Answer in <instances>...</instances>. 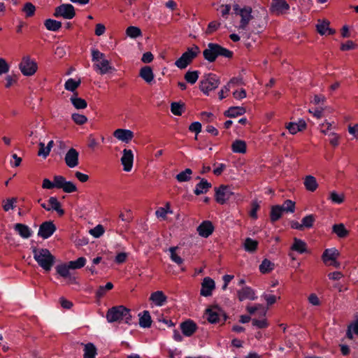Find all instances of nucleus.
<instances>
[{
	"instance_id": "29",
	"label": "nucleus",
	"mask_w": 358,
	"mask_h": 358,
	"mask_svg": "<svg viewBox=\"0 0 358 358\" xmlns=\"http://www.w3.org/2000/svg\"><path fill=\"white\" fill-rule=\"evenodd\" d=\"M139 325L143 328H149L152 325V319L148 310H143L138 314Z\"/></svg>"
},
{
	"instance_id": "33",
	"label": "nucleus",
	"mask_w": 358,
	"mask_h": 358,
	"mask_svg": "<svg viewBox=\"0 0 358 358\" xmlns=\"http://www.w3.org/2000/svg\"><path fill=\"white\" fill-rule=\"evenodd\" d=\"M211 187V184L208 182L206 179H201L194 190V193L196 195H200L206 193L208 189Z\"/></svg>"
},
{
	"instance_id": "43",
	"label": "nucleus",
	"mask_w": 358,
	"mask_h": 358,
	"mask_svg": "<svg viewBox=\"0 0 358 358\" xmlns=\"http://www.w3.org/2000/svg\"><path fill=\"white\" fill-rule=\"evenodd\" d=\"M275 268L273 262L267 259H264L259 265V271L263 273H268L272 271Z\"/></svg>"
},
{
	"instance_id": "36",
	"label": "nucleus",
	"mask_w": 358,
	"mask_h": 358,
	"mask_svg": "<svg viewBox=\"0 0 358 358\" xmlns=\"http://www.w3.org/2000/svg\"><path fill=\"white\" fill-rule=\"evenodd\" d=\"M83 345H84L83 358H95L97 354V350L95 345L92 343Z\"/></svg>"
},
{
	"instance_id": "61",
	"label": "nucleus",
	"mask_w": 358,
	"mask_h": 358,
	"mask_svg": "<svg viewBox=\"0 0 358 358\" xmlns=\"http://www.w3.org/2000/svg\"><path fill=\"white\" fill-rule=\"evenodd\" d=\"M252 324L259 329H265L268 326L266 316H263V317L259 320L255 318L252 319Z\"/></svg>"
},
{
	"instance_id": "59",
	"label": "nucleus",
	"mask_w": 358,
	"mask_h": 358,
	"mask_svg": "<svg viewBox=\"0 0 358 358\" xmlns=\"http://www.w3.org/2000/svg\"><path fill=\"white\" fill-rule=\"evenodd\" d=\"M71 119L78 125H83L87 122V117L85 115L77 113L71 115Z\"/></svg>"
},
{
	"instance_id": "41",
	"label": "nucleus",
	"mask_w": 358,
	"mask_h": 358,
	"mask_svg": "<svg viewBox=\"0 0 358 358\" xmlns=\"http://www.w3.org/2000/svg\"><path fill=\"white\" fill-rule=\"evenodd\" d=\"M56 272L58 275L63 278L70 277V266L69 264H60L56 267Z\"/></svg>"
},
{
	"instance_id": "13",
	"label": "nucleus",
	"mask_w": 358,
	"mask_h": 358,
	"mask_svg": "<svg viewBox=\"0 0 358 358\" xmlns=\"http://www.w3.org/2000/svg\"><path fill=\"white\" fill-rule=\"evenodd\" d=\"M237 297L240 301H255L257 299L256 291L249 286L243 287L237 291Z\"/></svg>"
},
{
	"instance_id": "57",
	"label": "nucleus",
	"mask_w": 358,
	"mask_h": 358,
	"mask_svg": "<svg viewBox=\"0 0 358 358\" xmlns=\"http://www.w3.org/2000/svg\"><path fill=\"white\" fill-rule=\"evenodd\" d=\"M104 232V227L101 224H98L89 231L90 234L96 238H100Z\"/></svg>"
},
{
	"instance_id": "25",
	"label": "nucleus",
	"mask_w": 358,
	"mask_h": 358,
	"mask_svg": "<svg viewBox=\"0 0 358 358\" xmlns=\"http://www.w3.org/2000/svg\"><path fill=\"white\" fill-rule=\"evenodd\" d=\"M139 76L148 84L152 83L155 78L152 69L149 66H145L140 69Z\"/></svg>"
},
{
	"instance_id": "46",
	"label": "nucleus",
	"mask_w": 358,
	"mask_h": 358,
	"mask_svg": "<svg viewBox=\"0 0 358 358\" xmlns=\"http://www.w3.org/2000/svg\"><path fill=\"white\" fill-rule=\"evenodd\" d=\"M258 246V242L251 238H246L244 242V249L245 251L249 252H253L256 251Z\"/></svg>"
},
{
	"instance_id": "12",
	"label": "nucleus",
	"mask_w": 358,
	"mask_h": 358,
	"mask_svg": "<svg viewBox=\"0 0 358 358\" xmlns=\"http://www.w3.org/2000/svg\"><path fill=\"white\" fill-rule=\"evenodd\" d=\"M134 153L131 150L124 149L122 151V156L120 159L121 164L123 166V170L126 172L131 171L134 163Z\"/></svg>"
},
{
	"instance_id": "2",
	"label": "nucleus",
	"mask_w": 358,
	"mask_h": 358,
	"mask_svg": "<svg viewBox=\"0 0 358 358\" xmlns=\"http://www.w3.org/2000/svg\"><path fill=\"white\" fill-rule=\"evenodd\" d=\"M34 259L38 264L45 271H50L54 265L55 257L46 248H33Z\"/></svg>"
},
{
	"instance_id": "14",
	"label": "nucleus",
	"mask_w": 358,
	"mask_h": 358,
	"mask_svg": "<svg viewBox=\"0 0 358 358\" xmlns=\"http://www.w3.org/2000/svg\"><path fill=\"white\" fill-rule=\"evenodd\" d=\"M55 231L56 227L52 222H45L40 225L38 236L43 239H47L50 237Z\"/></svg>"
},
{
	"instance_id": "34",
	"label": "nucleus",
	"mask_w": 358,
	"mask_h": 358,
	"mask_svg": "<svg viewBox=\"0 0 358 358\" xmlns=\"http://www.w3.org/2000/svg\"><path fill=\"white\" fill-rule=\"evenodd\" d=\"M231 150L234 153L245 154L247 150L246 143L243 140H235L231 144Z\"/></svg>"
},
{
	"instance_id": "32",
	"label": "nucleus",
	"mask_w": 358,
	"mask_h": 358,
	"mask_svg": "<svg viewBox=\"0 0 358 358\" xmlns=\"http://www.w3.org/2000/svg\"><path fill=\"white\" fill-rule=\"evenodd\" d=\"M246 110L244 107L242 106H231L224 113V115L226 117H236L240 115L245 114Z\"/></svg>"
},
{
	"instance_id": "15",
	"label": "nucleus",
	"mask_w": 358,
	"mask_h": 358,
	"mask_svg": "<svg viewBox=\"0 0 358 358\" xmlns=\"http://www.w3.org/2000/svg\"><path fill=\"white\" fill-rule=\"evenodd\" d=\"M64 161L68 167H76L79 164V152L75 148H70L65 155Z\"/></svg>"
},
{
	"instance_id": "20",
	"label": "nucleus",
	"mask_w": 358,
	"mask_h": 358,
	"mask_svg": "<svg viewBox=\"0 0 358 358\" xmlns=\"http://www.w3.org/2000/svg\"><path fill=\"white\" fill-rule=\"evenodd\" d=\"M215 287V284L214 280L209 277H206L201 283L200 294L203 296H209L212 294Z\"/></svg>"
},
{
	"instance_id": "21",
	"label": "nucleus",
	"mask_w": 358,
	"mask_h": 358,
	"mask_svg": "<svg viewBox=\"0 0 358 358\" xmlns=\"http://www.w3.org/2000/svg\"><path fill=\"white\" fill-rule=\"evenodd\" d=\"M113 136L119 141L128 143L134 138V132L129 129H117L113 132Z\"/></svg>"
},
{
	"instance_id": "51",
	"label": "nucleus",
	"mask_w": 358,
	"mask_h": 358,
	"mask_svg": "<svg viewBox=\"0 0 358 358\" xmlns=\"http://www.w3.org/2000/svg\"><path fill=\"white\" fill-rule=\"evenodd\" d=\"M68 264L71 269H79L85 265L86 259L83 257H81L78 258L76 260L70 261Z\"/></svg>"
},
{
	"instance_id": "26",
	"label": "nucleus",
	"mask_w": 358,
	"mask_h": 358,
	"mask_svg": "<svg viewBox=\"0 0 358 358\" xmlns=\"http://www.w3.org/2000/svg\"><path fill=\"white\" fill-rule=\"evenodd\" d=\"M316 29L320 35H332L334 34V31L329 28L328 20H318Z\"/></svg>"
},
{
	"instance_id": "3",
	"label": "nucleus",
	"mask_w": 358,
	"mask_h": 358,
	"mask_svg": "<svg viewBox=\"0 0 358 358\" xmlns=\"http://www.w3.org/2000/svg\"><path fill=\"white\" fill-rule=\"evenodd\" d=\"M92 60L94 62L93 68L98 73L104 75L114 70V68L108 60L105 55L97 49L92 50Z\"/></svg>"
},
{
	"instance_id": "35",
	"label": "nucleus",
	"mask_w": 358,
	"mask_h": 358,
	"mask_svg": "<svg viewBox=\"0 0 358 358\" xmlns=\"http://www.w3.org/2000/svg\"><path fill=\"white\" fill-rule=\"evenodd\" d=\"M282 211L280 205L272 206L270 211V220L271 222L274 223L281 218L282 216Z\"/></svg>"
},
{
	"instance_id": "45",
	"label": "nucleus",
	"mask_w": 358,
	"mask_h": 358,
	"mask_svg": "<svg viewBox=\"0 0 358 358\" xmlns=\"http://www.w3.org/2000/svg\"><path fill=\"white\" fill-rule=\"evenodd\" d=\"M247 311L253 315L256 312H258L260 315L266 316V309L262 304H256L255 306H248L246 307Z\"/></svg>"
},
{
	"instance_id": "30",
	"label": "nucleus",
	"mask_w": 358,
	"mask_h": 358,
	"mask_svg": "<svg viewBox=\"0 0 358 358\" xmlns=\"http://www.w3.org/2000/svg\"><path fill=\"white\" fill-rule=\"evenodd\" d=\"M70 101L73 107L78 110L85 109L87 106V101L84 99L78 96V92L73 94L70 98Z\"/></svg>"
},
{
	"instance_id": "38",
	"label": "nucleus",
	"mask_w": 358,
	"mask_h": 358,
	"mask_svg": "<svg viewBox=\"0 0 358 358\" xmlns=\"http://www.w3.org/2000/svg\"><path fill=\"white\" fill-rule=\"evenodd\" d=\"M80 84L81 80L80 79L76 80L73 78H69L64 83V88L66 90L71 92L74 94L77 92L76 90L80 85Z\"/></svg>"
},
{
	"instance_id": "40",
	"label": "nucleus",
	"mask_w": 358,
	"mask_h": 358,
	"mask_svg": "<svg viewBox=\"0 0 358 358\" xmlns=\"http://www.w3.org/2000/svg\"><path fill=\"white\" fill-rule=\"evenodd\" d=\"M45 28L52 31H57L62 27V22L52 19H47L44 22Z\"/></svg>"
},
{
	"instance_id": "5",
	"label": "nucleus",
	"mask_w": 358,
	"mask_h": 358,
	"mask_svg": "<svg viewBox=\"0 0 358 358\" xmlns=\"http://www.w3.org/2000/svg\"><path fill=\"white\" fill-rule=\"evenodd\" d=\"M220 83V79L215 74H205L200 81L199 89L205 95H209L211 91L217 88Z\"/></svg>"
},
{
	"instance_id": "31",
	"label": "nucleus",
	"mask_w": 358,
	"mask_h": 358,
	"mask_svg": "<svg viewBox=\"0 0 358 358\" xmlns=\"http://www.w3.org/2000/svg\"><path fill=\"white\" fill-rule=\"evenodd\" d=\"M291 250L299 254L305 253L307 252V244L304 241L294 238L293 244L291 246Z\"/></svg>"
},
{
	"instance_id": "52",
	"label": "nucleus",
	"mask_w": 358,
	"mask_h": 358,
	"mask_svg": "<svg viewBox=\"0 0 358 358\" xmlns=\"http://www.w3.org/2000/svg\"><path fill=\"white\" fill-rule=\"evenodd\" d=\"M295 204L294 201L287 199L280 206L283 212L293 213L295 211Z\"/></svg>"
},
{
	"instance_id": "22",
	"label": "nucleus",
	"mask_w": 358,
	"mask_h": 358,
	"mask_svg": "<svg viewBox=\"0 0 358 358\" xmlns=\"http://www.w3.org/2000/svg\"><path fill=\"white\" fill-rule=\"evenodd\" d=\"M48 203H50V208H46L45 205H42V208L46 210L47 211L50 210H55L59 216H62L64 214V210L62 208L61 203L58 201L57 198L55 196H50L48 199Z\"/></svg>"
},
{
	"instance_id": "48",
	"label": "nucleus",
	"mask_w": 358,
	"mask_h": 358,
	"mask_svg": "<svg viewBox=\"0 0 358 358\" xmlns=\"http://www.w3.org/2000/svg\"><path fill=\"white\" fill-rule=\"evenodd\" d=\"M192 174V171L190 169L187 168L183 171H181L180 173L177 174L176 178L180 182H187L191 179Z\"/></svg>"
},
{
	"instance_id": "18",
	"label": "nucleus",
	"mask_w": 358,
	"mask_h": 358,
	"mask_svg": "<svg viewBox=\"0 0 358 358\" xmlns=\"http://www.w3.org/2000/svg\"><path fill=\"white\" fill-rule=\"evenodd\" d=\"M57 182L58 183V189H62L66 193H72L77 191L76 185L71 181H66L62 176H57Z\"/></svg>"
},
{
	"instance_id": "16",
	"label": "nucleus",
	"mask_w": 358,
	"mask_h": 358,
	"mask_svg": "<svg viewBox=\"0 0 358 358\" xmlns=\"http://www.w3.org/2000/svg\"><path fill=\"white\" fill-rule=\"evenodd\" d=\"M223 312L218 306H213L206 310L205 315L207 320L212 324L217 323Z\"/></svg>"
},
{
	"instance_id": "58",
	"label": "nucleus",
	"mask_w": 358,
	"mask_h": 358,
	"mask_svg": "<svg viewBox=\"0 0 358 358\" xmlns=\"http://www.w3.org/2000/svg\"><path fill=\"white\" fill-rule=\"evenodd\" d=\"M22 11L25 13L27 17H30L34 15L36 7L33 3L27 2L24 5Z\"/></svg>"
},
{
	"instance_id": "24",
	"label": "nucleus",
	"mask_w": 358,
	"mask_h": 358,
	"mask_svg": "<svg viewBox=\"0 0 358 358\" xmlns=\"http://www.w3.org/2000/svg\"><path fill=\"white\" fill-rule=\"evenodd\" d=\"M150 300L157 306H162L167 300V296L162 291H156L150 294Z\"/></svg>"
},
{
	"instance_id": "42",
	"label": "nucleus",
	"mask_w": 358,
	"mask_h": 358,
	"mask_svg": "<svg viewBox=\"0 0 358 358\" xmlns=\"http://www.w3.org/2000/svg\"><path fill=\"white\" fill-rule=\"evenodd\" d=\"M178 249V247H171L169 248V251L170 252V259L172 262L178 264V266H180L183 264V259L177 254L176 251Z\"/></svg>"
},
{
	"instance_id": "1",
	"label": "nucleus",
	"mask_w": 358,
	"mask_h": 358,
	"mask_svg": "<svg viewBox=\"0 0 358 358\" xmlns=\"http://www.w3.org/2000/svg\"><path fill=\"white\" fill-rule=\"evenodd\" d=\"M108 322H124L128 325L131 324L132 315L131 310L124 306H117L109 308L106 315Z\"/></svg>"
},
{
	"instance_id": "62",
	"label": "nucleus",
	"mask_w": 358,
	"mask_h": 358,
	"mask_svg": "<svg viewBox=\"0 0 358 358\" xmlns=\"http://www.w3.org/2000/svg\"><path fill=\"white\" fill-rule=\"evenodd\" d=\"M260 208V206L257 201H252L251 203V209L249 212V215L253 220L258 218L257 212Z\"/></svg>"
},
{
	"instance_id": "17",
	"label": "nucleus",
	"mask_w": 358,
	"mask_h": 358,
	"mask_svg": "<svg viewBox=\"0 0 358 358\" xmlns=\"http://www.w3.org/2000/svg\"><path fill=\"white\" fill-rule=\"evenodd\" d=\"M214 226L211 221H203L196 229L199 235L203 238L209 237L214 231Z\"/></svg>"
},
{
	"instance_id": "53",
	"label": "nucleus",
	"mask_w": 358,
	"mask_h": 358,
	"mask_svg": "<svg viewBox=\"0 0 358 358\" xmlns=\"http://www.w3.org/2000/svg\"><path fill=\"white\" fill-rule=\"evenodd\" d=\"M168 213H172L169 203H167L164 207L159 208L155 212L156 216L162 219H165Z\"/></svg>"
},
{
	"instance_id": "27",
	"label": "nucleus",
	"mask_w": 358,
	"mask_h": 358,
	"mask_svg": "<svg viewBox=\"0 0 358 358\" xmlns=\"http://www.w3.org/2000/svg\"><path fill=\"white\" fill-rule=\"evenodd\" d=\"M339 256V252L336 248L326 249L322 255V259L325 264H329L331 261L337 259Z\"/></svg>"
},
{
	"instance_id": "19",
	"label": "nucleus",
	"mask_w": 358,
	"mask_h": 358,
	"mask_svg": "<svg viewBox=\"0 0 358 358\" xmlns=\"http://www.w3.org/2000/svg\"><path fill=\"white\" fill-rule=\"evenodd\" d=\"M180 327L182 334L187 337L192 336L197 330L196 324L192 320H187L180 323Z\"/></svg>"
},
{
	"instance_id": "9",
	"label": "nucleus",
	"mask_w": 358,
	"mask_h": 358,
	"mask_svg": "<svg viewBox=\"0 0 358 358\" xmlns=\"http://www.w3.org/2000/svg\"><path fill=\"white\" fill-rule=\"evenodd\" d=\"M53 15L66 20L73 19L76 16L74 7L70 3H63L55 8Z\"/></svg>"
},
{
	"instance_id": "55",
	"label": "nucleus",
	"mask_w": 358,
	"mask_h": 358,
	"mask_svg": "<svg viewBox=\"0 0 358 358\" xmlns=\"http://www.w3.org/2000/svg\"><path fill=\"white\" fill-rule=\"evenodd\" d=\"M171 111L175 115H181L184 111V104L178 102H173L171 104Z\"/></svg>"
},
{
	"instance_id": "54",
	"label": "nucleus",
	"mask_w": 358,
	"mask_h": 358,
	"mask_svg": "<svg viewBox=\"0 0 358 358\" xmlns=\"http://www.w3.org/2000/svg\"><path fill=\"white\" fill-rule=\"evenodd\" d=\"M57 176H55L53 178V182L50 181L48 178H45L43 180L42 187L43 189H51L53 188L58 189V183L57 182Z\"/></svg>"
},
{
	"instance_id": "56",
	"label": "nucleus",
	"mask_w": 358,
	"mask_h": 358,
	"mask_svg": "<svg viewBox=\"0 0 358 358\" xmlns=\"http://www.w3.org/2000/svg\"><path fill=\"white\" fill-rule=\"evenodd\" d=\"M113 288V285L112 282H108L106 284L105 286H100L96 292V296L97 298H101L103 296L106 292V291L110 290Z\"/></svg>"
},
{
	"instance_id": "50",
	"label": "nucleus",
	"mask_w": 358,
	"mask_h": 358,
	"mask_svg": "<svg viewBox=\"0 0 358 358\" xmlns=\"http://www.w3.org/2000/svg\"><path fill=\"white\" fill-rule=\"evenodd\" d=\"M333 232L340 238H344L348 234V230L343 224H334L333 226Z\"/></svg>"
},
{
	"instance_id": "49",
	"label": "nucleus",
	"mask_w": 358,
	"mask_h": 358,
	"mask_svg": "<svg viewBox=\"0 0 358 358\" xmlns=\"http://www.w3.org/2000/svg\"><path fill=\"white\" fill-rule=\"evenodd\" d=\"M316 217L313 214H310L306 215L301 220V223L303 229H310L313 227V224L315 222Z\"/></svg>"
},
{
	"instance_id": "11",
	"label": "nucleus",
	"mask_w": 358,
	"mask_h": 358,
	"mask_svg": "<svg viewBox=\"0 0 358 358\" xmlns=\"http://www.w3.org/2000/svg\"><path fill=\"white\" fill-rule=\"evenodd\" d=\"M289 5L285 0H272L270 6V13L275 15H282L288 13Z\"/></svg>"
},
{
	"instance_id": "39",
	"label": "nucleus",
	"mask_w": 358,
	"mask_h": 358,
	"mask_svg": "<svg viewBox=\"0 0 358 358\" xmlns=\"http://www.w3.org/2000/svg\"><path fill=\"white\" fill-rule=\"evenodd\" d=\"M354 336H358V319L348 326L346 331L347 338L352 340Z\"/></svg>"
},
{
	"instance_id": "60",
	"label": "nucleus",
	"mask_w": 358,
	"mask_h": 358,
	"mask_svg": "<svg viewBox=\"0 0 358 358\" xmlns=\"http://www.w3.org/2000/svg\"><path fill=\"white\" fill-rule=\"evenodd\" d=\"M329 199L334 203L341 204L344 201L345 196L343 194H338L333 191L330 193Z\"/></svg>"
},
{
	"instance_id": "28",
	"label": "nucleus",
	"mask_w": 358,
	"mask_h": 358,
	"mask_svg": "<svg viewBox=\"0 0 358 358\" xmlns=\"http://www.w3.org/2000/svg\"><path fill=\"white\" fill-rule=\"evenodd\" d=\"M303 185L306 189L310 192H314L318 187V183L316 178L313 176H306L303 179Z\"/></svg>"
},
{
	"instance_id": "64",
	"label": "nucleus",
	"mask_w": 358,
	"mask_h": 358,
	"mask_svg": "<svg viewBox=\"0 0 358 358\" xmlns=\"http://www.w3.org/2000/svg\"><path fill=\"white\" fill-rule=\"evenodd\" d=\"M17 199L15 198L8 199L3 201V208L5 211H8L11 209H13L15 206L14 204L16 203Z\"/></svg>"
},
{
	"instance_id": "4",
	"label": "nucleus",
	"mask_w": 358,
	"mask_h": 358,
	"mask_svg": "<svg viewBox=\"0 0 358 358\" xmlns=\"http://www.w3.org/2000/svg\"><path fill=\"white\" fill-rule=\"evenodd\" d=\"M203 55L206 60L209 62H213L219 56L231 58L233 57V52L219 44L210 43L203 51Z\"/></svg>"
},
{
	"instance_id": "44",
	"label": "nucleus",
	"mask_w": 358,
	"mask_h": 358,
	"mask_svg": "<svg viewBox=\"0 0 358 358\" xmlns=\"http://www.w3.org/2000/svg\"><path fill=\"white\" fill-rule=\"evenodd\" d=\"M126 35L131 38H136L142 36L141 29L136 26H129L126 29Z\"/></svg>"
},
{
	"instance_id": "8",
	"label": "nucleus",
	"mask_w": 358,
	"mask_h": 358,
	"mask_svg": "<svg viewBox=\"0 0 358 358\" xmlns=\"http://www.w3.org/2000/svg\"><path fill=\"white\" fill-rule=\"evenodd\" d=\"M234 10L237 15H239L241 16V21L240 24L238 26V29H245L250 21L252 18V8L250 6H245L242 8H240L238 5H235Z\"/></svg>"
},
{
	"instance_id": "6",
	"label": "nucleus",
	"mask_w": 358,
	"mask_h": 358,
	"mask_svg": "<svg viewBox=\"0 0 358 358\" xmlns=\"http://www.w3.org/2000/svg\"><path fill=\"white\" fill-rule=\"evenodd\" d=\"M199 52V48L196 45L188 48L187 51L182 53L180 57L175 62V65L180 69H185L196 57Z\"/></svg>"
},
{
	"instance_id": "23",
	"label": "nucleus",
	"mask_w": 358,
	"mask_h": 358,
	"mask_svg": "<svg viewBox=\"0 0 358 358\" xmlns=\"http://www.w3.org/2000/svg\"><path fill=\"white\" fill-rule=\"evenodd\" d=\"M307 127L305 120L301 119L298 122H289L285 127L291 134H296L299 131L304 130Z\"/></svg>"
},
{
	"instance_id": "47",
	"label": "nucleus",
	"mask_w": 358,
	"mask_h": 358,
	"mask_svg": "<svg viewBox=\"0 0 358 358\" xmlns=\"http://www.w3.org/2000/svg\"><path fill=\"white\" fill-rule=\"evenodd\" d=\"M199 76L198 71H188L185 74V80L189 84L194 85L197 81Z\"/></svg>"
},
{
	"instance_id": "37",
	"label": "nucleus",
	"mask_w": 358,
	"mask_h": 358,
	"mask_svg": "<svg viewBox=\"0 0 358 358\" xmlns=\"http://www.w3.org/2000/svg\"><path fill=\"white\" fill-rule=\"evenodd\" d=\"M14 229L24 238H28L31 235L29 227L24 224L17 223L15 225Z\"/></svg>"
},
{
	"instance_id": "63",
	"label": "nucleus",
	"mask_w": 358,
	"mask_h": 358,
	"mask_svg": "<svg viewBox=\"0 0 358 358\" xmlns=\"http://www.w3.org/2000/svg\"><path fill=\"white\" fill-rule=\"evenodd\" d=\"M262 297L266 301L268 306H270L274 304L277 301L278 299H280V296L277 297L276 296H275L273 294H266V293H264L262 294Z\"/></svg>"
},
{
	"instance_id": "7",
	"label": "nucleus",
	"mask_w": 358,
	"mask_h": 358,
	"mask_svg": "<svg viewBox=\"0 0 358 358\" xmlns=\"http://www.w3.org/2000/svg\"><path fill=\"white\" fill-rule=\"evenodd\" d=\"M19 69L25 76H33L38 69L37 63L29 56L23 57L19 64Z\"/></svg>"
},
{
	"instance_id": "10",
	"label": "nucleus",
	"mask_w": 358,
	"mask_h": 358,
	"mask_svg": "<svg viewBox=\"0 0 358 358\" xmlns=\"http://www.w3.org/2000/svg\"><path fill=\"white\" fill-rule=\"evenodd\" d=\"M233 194L234 192L228 185H222L215 188V201L220 204H224Z\"/></svg>"
}]
</instances>
